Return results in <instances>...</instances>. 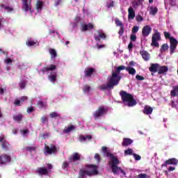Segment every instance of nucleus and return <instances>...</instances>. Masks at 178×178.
I'll return each mask as SVG.
<instances>
[{
	"label": "nucleus",
	"instance_id": "nucleus-39",
	"mask_svg": "<svg viewBox=\"0 0 178 178\" xmlns=\"http://www.w3.org/2000/svg\"><path fill=\"white\" fill-rule=\"evenodd\" d=\"M37 105L40 109H42V108H45L47 106V103H44L42 101H39L38 102Z\"/></svg>",
	"mask_w": 178,
	"mask_h": 178
},
{
	"label": "nucleus",
	"instance_id": "nucleus-47",
	"mask_svg": "<svg viewBox=\"0 0 178 178\" xmlns=\"http://www.w3.org/2000/svg\"><path fill=\"white\" fill-rule=\"evenodd\" d=\"M164 37L166 38V40L169 39L170 40V38H173V37L170 36V33L167 31H164Z\"/></svg>",
	"mask_w": 178,
	"mask_h": 178
},
{
	"label": "nucleus",
	"instance_id": "nucleus-49",
	"mask_svg": "<svg viewBox=\"0 0 178 178\" xmlns=\"http://www.w3.org/2000/svg\"><path fill=\"white\" fill-rule=\"evenodd\" d=\"M132 155H133L135 161H140L141 160V156H140L136 153H133Z\"/></svg>",
	"mask_w": 178,
	"mask_h": 178
},
{
	"label": "nucleus",
	"instance_id": "nucleus-12",
	"mask_svg": "<svg viewBox=\"0 0 178 178\" xmlns=\"http://www.w3.org/2000/svg\"><path fill=\"white\" fill-rule=\"evenodd\" d=\"M12 161V157L7 154H1L0 155V165H6V163H9Z\"/></svg>",
	"mask_w": 178,
	"mask_h": 178
},
{
	"label": "nucleus",
	"instance_id": "nucleus-18",
	"mask_svg": "<svg viewBox=\"0 0 178 178\" xmlns=\"http://www.w3.org/2000/svg\"><path fill=\"white\" fill-rule=\"evenodd\" d=\"M98 35H94V38L95 40V41H101V38L102 40H106V34H105L104 32L98 31H97Z\"/></svg>",
	"mask_w": 178,
	"mask_h": 178
},
{
	"label": "nucleus",
	"instance_id": "nucleus-56",
	"mask_svg": "<svg viewBox=\"0 0 178 178\" xmlns=\"http://www.w3.org/2000/svg\"><path fill=\"white\" fill-rule=\"evenodd\" d=\"M120 29L118 31L119 35H123V33H124V26H120Z\"/></svg>",
	"mask_w": 178,
	"mask_h": 178
},
{
	"label": "nucleus",
	"instance_id": "nucleus-19",
	"mask_svg": "<svg viewBox=\"0 0 178 178\" xmlns=\"http://www.w3.org/2000/svg\"><path fill=\"white\" fill-rule=\"evenodd\" d=\"M140 54L143 57V59L145 60V62H148V60H149V58H151L149 53H148V51L145 50L140 51Z\"/></svg>",
	"mask_w": 178,
	"mask_h": 178
},
{
	"label": "nucleus",
	"instance_id": "nucleus-28",
	"mask_svg": "<svg viewBox=\"0 0 178 178\" xmlns=\"http://www.w3.org/2000/svg\"><path fill=\"white\" fill-rule=\"evenodd\" d=\"M153 111H154V109L152 108V107L146 105V106H145L143 112L145 115H151Z\"/></svg>",
	"mask_w": 178,
	"mask_h": 178
},
{
	"label": "nucleus",
	"instance_id": "nucleus-4",
	"mask_svg": "<svg viewBox=\"0 0 178 178\" xmlns=\"http://www.w3.org/2000/svg\"><path fill=\"white\" fill-rule=\"evenodd\" d=\"M161 40V33L158 31V30L154 31V33L152 35V47H155L156 48H159V43L158 41Z\"/></svg>",
	"mask_w": 178,
	"mask_h": 178
},
{
	"label": "nucleus",
	"instance_id": "nucleus-24",
	"mask_svg": "<svg viewBox=\"0 0 178 178\" xmlns=\"http://www.w3.org/2000/svg\"><path fill=\"white\" fill-rule=\"evenodd\" d=\"M133 144V140L129 138H124L122 142V147H129Z\"/></svg>",
	"mask_w": 178,
	"mask_h": 178
},
{
	"label": "nucleus",
	"instance_id": "nucleus-30",
	"mask_svg": "<svg viewBox=\"0 0 178 178\" xmlns=\"http://www.w3.org/2000/svg\"><path fill=\"white\" fill-rule=\"evenodd\" d=\"M167 163H168V165H174V166H177L178 160L175 158L169 159L167 160Z\"/></svg>",
	"mask_w": 178,
	"mask_h": 178
},
{
	"label": "nucleus",
	"instance_id": "nucleus-31",
	"mask_svg": "<svg viewBox=\"0 0 178 178\" xmlns=\"http://www.w3.org/2000/svg\"><path fill=\"white\" fill-rule=\"evenodd\" d=\"M49 52L51 55V59H55L58 56V54L56 53V50L55 49H49Z\"/></svg>",
	"mask_w": 178,
	"mask_h": 178
},
{
	"label": "nucleus",
	"instance_id": "nucleus-54",
	"mask_svg": "<svg viewBox=\"0 0 178 178\" xmlns=\"http://www.w3.org/2000/svg\"><path fill=\"white\" fill-rule=\"evenodd\" d=\"M130 40L131 41L135 42V41H137V35H136L135 34H131Z\"/></svg>",
	"mask_w": 178,
	"mask_h": 178
},
{
	"label": "nucleus",
	"instance_id": "nucleus-23",
	"mask_svg": "<svg viewBox=\"0 0 178 178\" xmlns=\"http://www.w3.org/2000/svg\"><path fill=\"white\" fill-rule=\"evenodd\" d=\"M74 130H76V126L69 125L68 127H65V129L63 131V133H64V134H69V133L74 131Z\"/></svg>",
	"mask_w": 178,
	"mask_h": 178
},
{
	"label": "nucleus",
	"instance_id": "nucleus-37",
	"mask_svg": "<svg viewBox=\"0 0 178 178\" xmlns=\"http://www.w3.org/2000/svg\"><path fill=\"white\" fill-rule=\"evenodd\" d=\"M158 13V8L156 7H150L149 8V14L152 15V16H155Z\"/></svg>",
	"mask_w": 178,
	"mask_h": 178
},
{
	"label": "nucleus",
	"instance_id": "nucleus-26",
	"mask_svg": "<svg viewBox=\"0 0 178 178\" xmlns=\"http://www.w3.org/2000/svg\"><path fill=\"white\" fill-rule=\"evenodd\" d=\"M136 17V12H134V9L133 7H129L128 9V19L130 20H133Z\"/></svg>",
	"mask_w": 178,
	"mask_h": 178
},
{
	"label": "nucleus",
	"instance_id": "nucleus-13",
	"mask_svg": "<svg viewBox=\"0 0 178 178\" xmlns=\"http://www.w3.org/2000/svg\"><path fill=\"white\" fill-rule=\"evenodd\" d=\"M22 10L24 12H29L31 10V0L29 2V0H22Z\"/></svg>",
	"mask_w": 178,
	"mask_h": 178
},
{
	"label": "nucleus",
	"instance_id": "nucleus-14",
	"mask_svg": "<svg viewBox=\"0 0 178 178\" xmlns=\"http://www.w3.org/2000/svg\"><path fill=\"white\" fill-rule=\"evenodd\" d=\"M35 173L39 175V176H47L49 171L47 169V167H40L36 170Z\"/></svg>",
	"mask_w": 178,
	"mask_h": 178
},
{
	"label": "nucleus",
	"instance_id": "nucleus-55",
	"mask_svg": "<svg viewBox=\"0 0 178 178\" xmlns=\"http://www.w3.org/2000/svg\"><path fill=\"white\" fill-rule=\"evenodd\" d=\"M41 122L43 124H45L48 122V118L47 116H43L41 118Z\"/></svg>",
	"mask_w": 178,
	"mask_h": 178
},
{
	"label": "nucleus",
	"instance_id": "nucleus-36",
	"mask_svg": "<svg viewBox=\"0 0 178 178\" xmlns=\"http://www.w3.org/2000/svg\"><path fill=\"white\" fill-rule=\"evenodd\" d=\"M177 92H178V86H174L173 90L170 92L171 97H177Z\"/></svg>",
	"mask_w": 178,
	"mask_h": 178
},
{
	"label": "nucleus",
	"instance_id": "nucleus-51",
	"mask_svg": "<svg viewBox=\"0 0 178 178\" xmlns=\"http://www.w3.org/2000/svg\"><path fill=\"white\" fill-rule=\"evenodd\" d=\"M22 102L20 101V99H16L14 102V105L15 106H21Z\"/></svg>",
	"mask_w": 178,
	"mask_h": 178
},
{
	"label": "nucleus",
	"instance_id": "nucleus-9",
	"mask_svg": "<svg viewBox=\"0 0 178 178\" xmlns=\"http://www.w3.org/2000/svg\"><path fill=\"white\" fill-rule=\"evenodd\" d=\"M178 41L175 38H170V54L173 55L176 52V48H177Z\"/></svg>",
	"mask_w": 178,
	"mask_h": 178
},
{
	"label": "nucleus",
	"instance_id": "nucleus-46",
	"mask_svg": "<svg viewBox=\"0 0 178 178\" xmlns=\"http://www.w3.org/2000/svg\"><path fill=\"white\" fill-rule=\"evenodd\" d=\"M124 155H133V149H127L124 150Z\"/></svg>",
	"mask_w": 178,
	"mask_h": 178
},
{
	"label": "nucleus",
	"instance_id": "nucleus-15",
	"mask_svg": "<svg viewBox=\"0 0 178 178\" xmlns=\"http://www.w3.org/2000/svg\"><path fill=\"white\" fill-rule=\"evenodd\" d=\"M151 31H152V28L149 25L143 26L142 29L143 37H148L151 34Z\"/></svg>",
	"mask_w": 178,
	"mask_h": 178
},
{
	"label": "nucleus",
	"instance_id": "nucleus-16",
	"mask_svg": "<svg viewBox=\"0 0 178 178\" xmlns=\"http://www.w3.org/2000/svg\"><path fill=\"white\" fill-rule=\"evenodd\" d=\"M81 27V31H90V30H93L94 24L92 23H88V24H82Z\"/></svg>",
	"mask_w": 178,
	"mask_h": 178
},
{
	"label": "nucleus",
	"instance_id": "nucleus-59",
	"mask_svg": "<svg viewBox=\"0 0 178 178\" xmlns=\"http://www.w3.org/2000/svg\"><path fill=\"white\" fill-rule=\"evenodd\" d=\"M26 112H27V113H31L34 112V107H33V106L29 107L26 110Z\"/></svg>",
	"mask_w": 178,
	"mask_h": 178
},
{
	"label": "nucleus",
	"instance_id": "nucleus-60",
	"mask_svg": "<svg viewBox=\"0 0 178 178\" xmlns=\"http://www.w3.org/2000/svg\"><path fill=\"white\" fill-rule=\"evenodd\" d=\"M138 31V26H135L132 28V33L133 34H136Z\"/></svg>",
	"mask_w": 178,
	"mask_h": 178
},
{
	"label": "nucleus",
	"instance_id": "nucleus-32",
	"mask_svg": "<svg viewBox=\"0 0 178 178\" xmlns=\"http://www.w3.org/2000/svg\"><path fill=\"white\" fill-rule=\"evenodd\" d=\"M124 70L128 72L129 74H131L132 76H134L136 74V69L131 67H125Z\"/></svg>",
	"mask_w": 178,
	"mask_h": 178
},
{
	"label": "nucleus",
	"instance_id": "nucleus-7",
	"mask_svg": "<svg viewBox=\"0 0 178 178\" xmlns=\"http://www.w3.org/2000/svg\"><path fill=\"white\" fill-rule=\"evenodd\" d=\"M108 113V108H104V106H100L98 109L93 113V116L95 120L102 118L104 115H106Z\"/></svg>",
	"mask_w": 178,
	"mask_h": 178
},
{
	"label": "nucleus",
	"instance_id": "nucleus-34",
	"mask_svg": "<svg viewBox=\"0 0 178 178\" xmlns=\"http://www.w3.org/2000/svg\"><path fill=\"white\" fill-rule=\"evenodd\" d=\"M92 138V136L88 135L86 136H84L83 135L79 136V141H86L87 140H89V141H91V139Z\"/></svg>",
	"mask_w": 178,
	"mask_h": 178
},
{
	"label": "nucleus",
	"instance_id": "nucleus-50",
	"mask_svg": "<svg viewBox=\"0 0 178 178\" xmlns=\"http://www.w3.org/2000/svg\"><path fill=\"white\" fill-rule=\"evenodd\" d=\"M83 92H88V91H90V90H91V87H90V86L88 85H86L83 86Z\"/></svg>",
	"mask_w": 178,
	"mask_h": 178
},
{
	"label": "nucleus",
	"instance_id": "nucleus-25",
	"mask_svg": "<svg viewBox=\"0 0 178 178\" xmlns=\"http://www.w3.org/2000/svg\"><path fill=\"white\" fill-rule=\"evenodd\" d=\"M56 69V65H51L49 67H42L41 70V72L44 74V73H46V72H49V71L52 72V70H55Z\"/></svg>",
	"mask_w": 178,
	"mask_h": 178
},
{
	"label": "nucleus",
	"instance_id": "nucleus-6",
	"mask_svg": "<svg viewBox=\"0 0 178 178\" xmlns=\"http://www.w3.org/2000/svg\"><path fill=\"white\" fill-rule=\"evenodd\" d=\"M58 152V149L56 148V145L54 144H51L49 145H45L44 149V155H52V154H56Z\"/></svg>",
	"mask_w": 178,
	"mask_h": 178
},
{
	"label": "nucleus",
	"instance_id": "nucleus-35",
	"mask_svg": "<svg viewBox=\"0 0 178 178\" xmlns=\"http://www.w3.org/2000/svg\"><path fill=\"white\" fill-rule=\"evenodd\" d=\"M13 120H15V122H17L18 123H20V122L23 120V115L22 114L15 115L13 116Z\"/></svg>",
	"mask_w": 178,
	"mask_h": 178
},
{
	"label": "nucleus",
	"instance_id": "nucleus-48",
	"mask_svg": "<svg viewBox=\"0 0 178 178\" xmlns=\"http://www.w3.org/2000/svg\"><path fill=\"white\" fill-rule=\"evenodd\" d=\"M19 86L21 88V90H24V88H26V81H22L19 83Z\"/></svg>",
	"mask_w": 178,
	"mask_h": 178
},
{
	"label": "nucleus",
	"instance_id": "nucleus-27",
	"mask_svg": "<svg viewBox=\"0 0 178 178\" xmlns=\"http://www.w3.org/2000/svg\"><path fill=\"white\" fill-rule=\"evenodd\" d=\"M95 72V69L88 67L86 68L84 73H85V77H91L92 76V74Z\"/></svg>",
	"mask_w": 178,
	"mask_h": 178
},
{
	"label": "nucleus",
	"instance_id": "nucleus-63",
	"mask_svg": "<svg viewBox=\"0 0 178 178\" xmlns=\"http://www.w3.org/2000/svg\"><path fill=\"white\" fill-rule=\"evenodd\" d=\"M42 138H48V137H49V134H48V133H44V134H43L42 135Z\"/></svg>",
	"mask_w": 178,
	"mask_h": 178
},
{
	"label": "nucleus",
	"instance_id": "nucleus-5",
	"mask_svg": "<svg viewBox=\"0 0 178 178\" xmlns=\"http://www.w3.org/2000/svg\"><path fill=\"white\" fill-rule=\"evenodd\" d=\"M102 152L104 154V156L110 158L106 169L108 170H112V154L109 152V151L108 150V147L105 146H103L102 147Z\"/></svg>",
	"mask_w": 178,
	"mask_h": 178
},
{
	"label": "nucleus",
	"instance_id": "nucleus-21",
	"mask_svg": "<svg viewBox=\"0 0 178 178\" xmlns=\"http://www.w3.org/2000/svg\"><path fill=\"white\" fill-rule=\"evenodd\" d=\"M169 70V68L166 65L159 66L158 74H166Z\"/></svg>",
	"mask_w": 178,
	"mask_h": 178
},
{
	"label": "nucleus",
	"instance_id": "nucleus-52",
	"mask_svg": "<svg viewBox=\"0 0 178 178\" xmlns=\"http://www.w3.org/2000/svg\"><path fill=\"white\" fill-rule=\"evenodd\" d=\"M95 159L99 163L101 162V156L98 153H96L95 154Z\"/></svg>",
	"mask_w": 178,
	"mask_h": 178
},
{
	"label": "nucleus",
	"instance_id": "nucleus-33",
	"mask_svg": "<svg viewBox=\"0 0 178 178\" xmlns=\"http://www.w3.org/2000/svg\"><path fill=\"white\" fill-rule=\"evenodd\" d=\"M120 163V161H119V159L115 156H112V166H118Z\"/></svg>",
	"mask_w": 178,
	"mask_h": 178
},
{
	"label": "nucleus",
	"instance_id": "nucleus-1",
	"mask_svg": "<svg viewBox=\"0 0 178 178\" xmlns=\"http://www.w3.org/2000/svg\"><path fill=\"white\" fill-rule=\"evenodd\" d=\"M86 170L81 168L79 170V174L78 178H84L86 176H97L99 175V171H98V165L94 164H87L85 165Z\"/></svg>",
	"mask_w": 178,
	"mask_h": 178
},
{
	"label": "nucleus",
	"instance_id": "nucleus-45",
	"mask_svg": "<svg viewBox=\"0 0 178 178\" xmlns=\"http://www.w3.org/2000/svg\"><path fill=\"white\" fill-rule=\"evenodd\" d=\"M26 151H29V152H33V151H35L37 149V147L35 146L26 147Z\"/></svg>",
	"mask_w": 178,
	"mask_h": 178
},
{
	"label": "nucleus",
	"instance_id": "nucleus-57",
	"mask_svg": "<svg viewBox=\"0 0 178 178\" xmlns=\"http://www.w3.org/2000/svg\"><path fill=\"white\" fill-rule=\"evenodd\" d=\"M138 178H149V176H148L147 174H139L138 175Z\"/></svg>",
	"mask_w": 178,
	"mask_h": 178
},
{
	"label": "nucleus",
	"instance_id": "nucleus-29",
	"mask_svg": "<svg viewBox=\"0 0 178 178\" xmlns=\"http://www.w3.org/2000/svg\"><path fill=\"white\" fill-rule=\"evenodd\" d=\"M43 6H44L43 1H42L40 0H38L36 1L35 8H36V10H38V12H41V10H42Z\"/></svg>",
	"mask_w": 178,
	"mask_h": 178
},
{
	"label": "nucleus",
	"instance_id": "nucleus-38",
	"mask_svg": "<svg viewBox=\"0 0 178 178\" xmlns=\"http://www.w3.org/2000/svg\"><path fill=\"white\" fill-rule=\"evenodd\" d=\"M49 116L51 119H54L55 118H60V114L56 112H51L49 113Z\"/></svg>",
	"mask_w": 178,
	"mask_h": 178
},
{
	"label": "nucleus",
	"instance_id": "nucleus-8",
	"mask_svg": "<svg viewBox=\"0 0 178 178\" xmlns=\"http://www.w3.org/2000/svg\"><path fill=\"white\" fill-rule=\"evenodd\" d=\"M0 143L1 147L4 151H9V147H10V144H9V142L6 140V137L5 135H0Z\"/></svg>",
	"mask_w": 178,
	"mask_h": 178
},
{
	"label": "nucleus",
	"instance_id": "nucleus-61",
	"mask_svg": "<svg viewBox=\"0 0 178 178\" xmlns=\"http://www.w3.org/2000/svg\"><path fill=\"white\" fill-rule=\"evenodd\" d=\"M5 10H7V12H13V8L10 6H6L4 7Z\"/></svg>",
	"mask_w": 178,
	"mask_h": 178
},
{
	"label": "nucleus",
	"instance_id": "nucleus-41",
	"mask_svg": "<svg viewBox=\"0 0 178 178\" xmlns=\"http://www.w3.org/2000/svg\"><path fill=\"white\" fill-rule=\"evenodd\" d=\"M168 49H169V46L168 45V44H162L161 48V52H165V51H168Z\"/></svg>",
	"mask_w": 178,
	"mask_h": 178
},
{
	"label": "nucleus",
	"instance_id": "nucleus-3",
	"mask_svg": "<svg viewBox=\"0 0 178 178\" xmlns=\"http://www.w3.org/2000/svg\"><path fill=\"white\" fill-rule=\"evenodd\" d=\"M124 69H126V66L120 65L116 68L115 71L112 72V87H115V86L119 84V82L122 79L120 72L124 70Z\"/></svg>",
	"mask_w": 178,
	"mask_h": 178
},
{
	"label": "nucleus",
	"instance_id": "nucleus-43",
	"mask_svg": "<svg viewBox=\"0 0 178 178\" xmlns=\"http://www.w3.org/2000/svg\"><path fill=\"white\" fill-rule=\"evenodd\" d=\"M26 45H27V47H33V46L35 45V42L33 41V40H28L26 41Z\"/></svg>",
	"mask_w": 178,
	"mask_h": 178
},
{
	"label": "nucleus",
	"instance_id": "nucleus-20",
	"mask_svg": "<svg viewBox=\"0 0 178 178\" xmlns=\"http://www.w3.org/2000/svg\"><path fill=\"white\" fill-rule=\"evenodd\" d=\"M58 74L56 72H51V74L48 76V79L51 83L55 84L57 81Z\"/></svg>",
	"mask_w": 178,
	"mask_h": 178
},
{
	"label": "nucleus",
	"instance_id": "nucleus-62",
	"mask_svg": "<svg viewBox=\"0 0 178 178\" xmlns=\"http://www.w3.org/2000/svg\"><path fill=\"white\" fill-rule=\"evenodd\" d=\"M144 20V18L141 15L136 16V21L137 22H143Z\"/></svg>",
	"mask_w": 178,
	"mask_h": 178
},
{
	"label": "nucleus",
	"instance_id": "nucleus-53",
	"mask_svg": "<svg viewBox=\"0 0 178 178\" xmlns=\"http://www.w3.org/2000/svg\"><path fill=\"white\" fill-rule=\"evenodd\" d=\"M136 80H138V81H143V80H145V78H144V76L138 74L136 76Z\"/></svg>",
	"mask_w": 178,
	"mask_h": 178
},
{
	"label": "nucleus",
	"instance_id": "nucleus-10",
	"mask_svg": "<svg viewBox=\"0 0 178 178\" xmlns=\"http://www.w3.org/2000/svg\"><path fill=\"white\" fill-rule=\"evenodd\" d=\"M99 90L101 91H109L112 88V76L108 77V81L106 84L100 85L98 86Z\"/></svg>",
	"mask_w": 178,
	"mask_h": 178
},
{
	"label": "nucleus",
	"instance_id": "nucleus-22",
	"mask_svg": "<svg viewBox=\"0 0 178 178\" xmlns=\"http://www.w3.org/2000/svg\"><path fill=\"white\" fill-rule=\"evenodd\" d=\"M159 69V64L158 63H152L150 64V67H149V72L151 73H156Z\"/></svg>",
	"mask_w": 178,
	"mask_h": 178
},
{
	"label": "nucleus",
	"instance_id": "nucleus-40",
	"mask_svg": "<svg viewBox=\"0 0 178 178\" xmlns=\"http://www.w3.org/2000/svg\"><path fill=\"white\" fill-rule=\"evenodd\" d=\"M70 165L69 162L65 161L62 164V169H63V170H66L67 168H69Z\"/></svg>",
	"mask_w": 178,
	"mask_h": 178
},
{
	"label": "nucleus",
	"instance_id": "nucleus-64",
	"mask_svg": "<svg viewBox=\"0 0 178 178\" xmlns=\"http://www.w3.org/2000/svg\"><path fill=\"white\" fill-rule=\"evenodd\" d=\"M170 3L172 6H175L176 5V0H170Z\"/></svg>",
	"mask_w": 178,
	"mask_h": 178
},
{
	"label": "nucleus",
	"instance_id": "nucleus-11",
	"mask_svg": "<svg viewBox=\"0 0 178 178\" xmlns=\"http://www.w3.org/2000/svg\"><path fill=\"white\" fill-rule=\"evenodd\" d=\"M70 163H74L75 162H80L81 161V154L77 152H74L71 156H70L69 159Z\"/></svg>",
	"mask_w": 178,
	"mask_h": 178
},
{
	"label": "nucleus",
	"instance_id": "nucleus-17",
	"mask_svg": "<svg viewBox=\"0 0 178 178\" xmlns=\"http://www.w3.org/2000/svg\"><path fill=\"white\" fill-rule=\"evenodd\" d=\"M112 172L113 175H119V173H122V175H126L124 170L122 169V168L118 167V165L112 166Z\"/></svg>",
	"mask_w": 178,
	"mask_h": 178
},
{
	"label": "nucleus",
	"instance_id": "nucleus-44",
	"mask_svg": "<svg viewBox=\"0 0 178 178\" xmlns=\"http://www.w3.org/2000/svg\"><path fill=\"white\" fill-rule=\"evenodd\" d=\"M115 24L116 26H119V27H123V23H122V21L120 20L119 19H115Z\"/></svg>",
	"mask_w": 178,
	"mask_h": 178
},
{
	"label": "nucleus",
	"instance_id": "nucleus-2",
	"mask_svg": "<svg viewBox=\"0 0 178 178\" xmlns=\"http://www.w3.org/2000/svg\"><path fill=\"white\" fill-rule=\"evenodd\" d=\"M120 97H121L122 104H124L125 106L131 108L137 105V101L134 99L133 95L128 93L125 90H121L120 92Z\"/></svg>",
	"mask_w": 178,
	"mask_h": 178
},
{
	"label": "nucleus",
	"instance_id": "nucleus-42",
	"mask_svg": "<svg viewBox=\"0 0 178 178\" xmlns=\"http://www.w3.org/2000/svg\"><path fill=\"white\" fill-rule=\"evenodd\" d=\"M13 62H15V60H13L12 58H6L5 60H4V63L6 65H12Z\"/></svg>",
	"mask_w": 178,
	"mask_h": 178
},
{
	"label": "nucleus",
	"instance_id": "nucleus-58",
	"mask_svg": "<svg viewBox=\"0 0 178 178\" xmlns=\"http://www.w3.org/2000/svg\"><path fill=\"white\" fill-rule=\"evenodd\" d=\"M29 99V97L27 96H22L19 101H21V103L25 102V101H27Z\"/></svg>",
	"mask_w": 178,
	"mask_h": 178
}]
</instances>
